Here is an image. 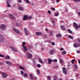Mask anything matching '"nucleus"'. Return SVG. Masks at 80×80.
<instances>
[{
  "mask_svg": "<svg viewBox=\"0 0 80 80\" xmlns=\"http://www.w3.org/2000/svg\"><path fill=\"white\" fill-rule=\"evenodd\" d=\"M73 26L75 27L76 29H78V28H80V25L78 26V25H77V24L75 22H74L73 24Z\"/></svg>",
  "mask_w": 80,
  "mask_h": 80,
  "instance_id": "1",
  "label": "nucleus"
},
{
  "mask_svg": "<svg viewBox=\"0 0 80 80\" xmlns=\"http://www.w3.org/2000/svg\"><path fill=\"white\" fill-rule=\"evenodd\" d=\"M4 41L3 37V36H2V35L0 34V42L3 43Z\"/></svg>",
  "mask_w": 80,
  "mask_h": 80,
  "instance_id": "2",
  "label": "nucleus"
},
{
  "mask_svg": "<svg viewBox=\"0 0 80 80\" xmlns=\"http://www.w3.org/2000/svg\"><path fill=\"white\" fill-rule=\"evenodd\" d=\"M13 30L16 33H18V34L20 33V31L15 28H13Z\"/></svg>",
  "mask_w": 80,
  "mask_h": 80,
  "instance_id": "3",
  "label": "nucleus"
},
{
  "mask_svg": "<svg viewBox=\"0 0 80 80\" xmlns=\"http://www.w3.org/2000/svg\"><path fill=\"white\" fill-rule=\"evenodd\" d=\"M73 46L75 48H77V47H80V44L77 43H75L73 44Z\"/></svg>",
  "mask_w": 80,
  "mask_h": 80,
  "instance_id": "4",
  "label": "nucleus"
},
{
  "mask_svg": "<svg viewBox=\"0 0 80 80\" xmlns=\"http://www.w3.org/2000/svg\"><path fill=\"white\" fill-rule=\"evenodd\" d=\"M7 6L8 7H11V6H10V5L9 3H10V0H7Z\"/></svg>",
  "mask_w": 80,
  "mask_h": 80,
  "instance_id": "5",
  "label": "nucleus"
},
{
  "mask_svg": "<svg viewBox=\"0 0 80 80\" xmlns=\"http://www.w3.org/2000/svg\"><path fill=\"white\" fill-rule=\"evenodd\" d=\"M62 72L64 74H67V71L65 68L63 67L62 68Z\"/></svg>",
  "mask_w": 80,
  "mask_h": 80,
  "instance_id": "6",
  "label": "nucleus"
},
{
  "mask_svg": "<svg viewBox=\"0 0 80 80\" xmlns=\"http://www.w3.org/2000/svg\"><path fill=\"white\" fill-rule=\"evenodd\" d=\"M54 52H55V50H51L50 51L49 53L50 54V55H53L54 54Z\"/></svg>",
  "mask_w": 80,
  "mask_h": 80,
  "instance_id": "7",
  "label": "nucleus"
},
{
  "mask_svg": "<svg viewBox=\"0 0 80 80\" xmlns=\"http://www.w3.org/2000/svg\"><path fill=\"white\" fill-rule=\"evenodd\" d=\"M9 18H11V19H14L15 18V17H14V16H13V15H12V14H10L9 15Z\"/></svg>",
  "mask_w": 80,
  "mask_h": 80,
  "instance_id": "8",
  "label": "nucleus"
},
{
  "mask_svg": "<svg viewBox=\"0 0 80 80\" xmlns=\"http://www.w3.org/2000/svg\"><path fill=\"white\" fill-rule=\"evenodd\" d=\"M6 28V26L4 25H2L0 26V28L1 29H5Z\"/></svg>",
  "mask_w": 80,
  "mask_h": 80,
  "instance_id": "9",
  "label": "nucleus"
},
{
  "mask_svg": "<svg viewBox=\"0 0 80 80\" xmlns=\"http://www.w3.org/2000/svg\"><path fill=\"white\" fill-rule=\"evenodd\" d=\"M2 77L3 78H6L7 77V74L6 73H3L2 74Z\"/></svg>",
  "mask_w": 80,
  "mask_h": 80,
  "instance_id": "10",
  "label": "nucleus"
},
{
  "mask_svg": "<svg viewBox=\"0 0 80 80\" xmlns=\"http://www.w3.org/2000/svg\"><path fill=\"white\" fill-rule=\"evenodd\" d=\"M10 48H11V50H13V52H17V50H15V48H13V47L12 46H10Z\"/></svg>",
  "mask_w": 80,
  "mask_h": 80,
  "instance_id": "11",
  "label": "nucleus"
},
{
  "mask_svg": "<svg viewBox=\"0 0 80 80\" xmlns=\"http://www.w3.org/2000/svg\"><path fill=\"white\" fill-rule=\"evenodd\" d=\"M52 62V60L50 58H48V64L49 65V64H51V63Z\"/></svg>",
  "mask_w": 80,
  "mask_h": 80,
  "instance_id": "12",
  "label": "nucleus"
},
{
  "mask_svg": "<svg viewBox=\"0 0 80 80\" xmlns=\"http://www.w3.org/2000/svg\"><path fill=\"white\" fill-rule=\"evenodd\" d=\"M36 35H38L39 36H40V35H42V33L40 32H37L36 33Z\"/></svg>",
  "mask_w": 80,
  "mask_h": 80,
  "instance_id": "13",
  "label": "nucleus"
},
{
  "mask_svg": "<svg viewBox=\"0 0 80 80\" xmlns=\"http://www.w3.org/2000/svg\"><path fill=\"white\" fill-rule=\"evenodd\" d=\"M6 63L8 64V65L9 66H11V65H12L10 62L8 61H7L6 62Z\"/></svg>",
  "mask_w": 80,
  "mask_h": 80,
  "instance_id": "14",
  "label": "nucleus"
},
{
  "mask_svg": "<svg viewBox=\"0 0 80 80\" xmlns=\"http://www.w3.org/2000/svg\"><path fill=\"white\" fill-rule=\"evenodd\" d=\"M32 54L30 53H29L27 55V57L28 58H30L32 57Z\"/></svg>",
  "mask_w": 80,
  "mask_h": 80,
  "instance_id": "15",
  "label": "nucleus"
},
{
  "mask_svg": "<svg viewBox=\"0 0 80 80\" xmlns=\"http://www.w3.org/2000/svg\"><path fill=\"white\" fill-rule=\"evenodd\" d=\"M61 29L62 30H63L64 31H65V30H66V29L63 26H61Z\"/></svg>",
  "mask_w": 80,
  "mask_h": 80,
  "instance_id": "16",
  "label": "nucleus"
},
{
  "mask_svg": "<svg viewBox=\"0 0 80 80\" xmlns=\"http://www.w3.org/2000/svg\"><path fill=\"white\" fill-rule=\"evenodd\" d=\"M23 49L24 50H25V52L27 51V48L25 47V46L23 45Z\"/></svg>",
  "mask_w": 80,
  "mask_h": 80,
  "instance_id": "17",
  "label": "nucleus"
},
{
  "mask_svg": "<svg viewBox=\"0 0 80 80\" xmlns=\"http://www.w3.org/2000/svg\"><path fill=\"white\" fill-rule=\"evenodd\" d=\"M18 9L19 10H22L23 9V8L22 6H19L18 7Z\"/></svg>",
  "mask_w": 80,
  "mask_h": 80,
  "instance_id": "18",
  "label": "nucleus"
},
{
  "mask_svg": "<svg viewBox=\"0 0 80 80\" xmlns=\"http://www.w3.org/2000/svg\"><path fill=\"white\" fill-rule=\"evenodd\" d=\"M27 18H28V17H27V16H24L23 18V20H26V19H27Z\"/></svg>",
  "mask_w": 80,
  "mask_h": 80,
  "instance_id": "19",
  "label": "nucleus"
},
{
  "mask_svg": "<svg viewBox=\"0 0 80 80\" xmlns=\"http://www.w3.org/2000/svg\"><path fill=\"white\" fill-rule=\"evenodd\" d=\"M38 60L40 63H43V61L41 59V58H38Z\"/></svg>",
  "mask_w": 80,
  "mask_h": 80,
  "instance_id": "20",
  "label": "nucleus"
},
{
  "mask_svg": "<svg viewBox=\"0 0 80 80\" xmlns=\"http://www.w3.org/2000/svg\"><path fill=\"white\" fill-rule=\"evenodd\" d=\"M29 76L31 78V80H33L34 79V78L33 77H32V74H30Z\"/></svg>",
  "mask_w": 80,
  "mask_h": 80,
  "instance_id": "21",
  "label": "nucleus"
},
{
  "mask_svg": "<svg viewBox=\"0 0 80 80\" xmlns=\"http://www.w3.org/2000/svg\"><path fill=\"white\" fill-rule=\"evenodd\" d=\"M22 75L24 76V77L27 78V76H28V74H27V73H25L24 74H23V75Z\"/></svg>",
  "mask_w": 80,
  "mask_h": 80,
  "instance_id": "22",
  "label": "nucleus"
},
{
  "mask_svg": "<svg viewBox=\"0 0 80 80\" xmlns=\"http://www.w3.org/2000/svg\"><path fill=\"white\" fill-rule=\"evenodd\" d=\"M62 35H61V34H60L56 35V37H57L58 38V37H60Z\"/></svg>",
  "mask_w": 80,
  "mask_h": 80,
  "instance_id": "23",
  "label": "nucleus"
},
{
  "mask_svg": "<svg viewBox=\"0 0 80 80\" xmlns=\"http://www.w3.org/2000/svg\"><path fill=\"white\" fill-rule=\"evenodd\" d=\"M68 37L69 38L72 39V40H73V38L72 37V36L71 35H68Z\"/></svg>",
  "mask_w": 80,
  "mask_h": 80,
  "instance_id": "24",
  "label": "nucleus"
},
{
  "mask_svg": "<svg viewBox=\"0 0 80 80\" xmlns=\"http://www.w3.org/2000/svg\"><path fill=\"white\" fill-rule=\"evenodd\" d=\"M57 79H58V78L57 77V76H54L53 77V80H57Z\"/></svg>",
  "mask_w": 80,
  "mask_h": 80,
  "instance_id": "25",
  "label": "nucleus"
},
{
  "mask_svg": "<svg viewBox=\"0 0 80 80\" xmlns=\"http://www.w3.org/2000/svg\"><path fill=\"white\" fill-rule=\"evenodd\" d=\"M60 61L61 63H63V60L61 58H60Z\"/></svg>",
  "mask_w": 80,
  "mask_h": 80,
  "instance_id": "26",
  "label": "nucleus"
},
{
  "mask_svg": "<svg viewBox=\"0 0 80 80\" xmlns=\"http://www.w3.org/2000/svg\"><path fill=\"white\" fill-rule=\"evenodd\" d=\"M62 55H65L66 54H67V52H66V51H64L62 52Z\"/></svg>",
  "mask_w": 80,
  "mask_h": 80,
  "instance_id": "27",
  "label": "nucleus"
},
{
  "mask_svg": "<svg viewBox=\"0 0 80 80\" xmlns=\"http://www.w3.org/2000/svg\"><path fill=\"white\" fill-rule=\"evenodd\" d=\"M24 1L26 2V3H30V1H29L28 0H24Z\"/></svg>",
  "mask_w": 80,
  "mask_h": 80,
  "instance_id": "28",
  "label": "nucleus"
},
{
  "mask_svg": "<svg viewBox=\"0 0 80 80\" xmlns=\"http://www.w3.org/2000/svg\"><path fill=\"white\" fill-rule=\"evenodd\" d=\"M5 59H10V56H7L5 58Z\"/></svg>",
  "mask_w": 80,
  "mask_h": 80,
  "instance_id": "29",
  "label": "nucleus"
},
{
  "mask_svg": "<svg viewBox=\"0 0 80 80\" xmlns=\"http://www.w3.org/2000/svg\"><path fill=\"white\" fill-rule=\"evenodd\" d=\"M52 22L53 25V27H55V22H54V21L53 20H52Z\"/></svg>",
  "mask_w": 80,
  "mask_h": 80,
  "instance_id": "30",
  "label": "nucleus"
},
{
  "mask_svg": "<svg viewBox=\"0 0 80 80\" xmlns=\"http://www.w3.org/2000/svg\"><path fill=\"white\" fill-rule=\"evenodd\" d=\"M53 62H57V59H54L53 60H52Z\"/></svg>",
  "mask_w": 80,
  "mask_h": 80,
  "instance_id": "31",
  "label": "nucleus"
},
{
  "mask_svg": "<svg viewBox=\"0 0 80 80\" xmlns=\"http://www.w3.org/2000/svg\"><path fill=\"white\" fill-rule=\"evenodd\" d=\"M53 34V31H51L50 32V33H49V35H52Z\"/></svg>",
  "mask_w": 80,
  "mask_h": 80,
  "instance_id": "32",
  "label": "nucleus"
},
{
  "mask_svg": "<svg viewBox=\"0 0 80 80\" xmlns=\"http://www.w3.org/2000/svg\"><path fill=\"white\" fill-rule=\"evenodd\" d=\"M58 15H59V13H55V17H57L58 16Z\"/></svg>",
  "mask_w": 80,
  "mask_h": 80,
  "instance_id": "33",
  "label": "nucleus"
},
{
  "mask_svg": "<svg viewBox=\"0 0 80 80\" xmlns=\"http://www.w3.org/2000/svg\"><path fill=\"white\" fill-rule=\"evenodd\" d=\"M37 72L38 75H39V74H40V71H39V69H38L37 70Z\"/></svg>",
  "mask_w": 80,
  "mask_h": 80,
  "instance_id": "34",
  "label": "nucleus"
},
{
  "mask_svg": "<svg viewBox=\"0 0 80 80\" xmlns=\"http://www.w3.org/2000/svg\"><path fill=\"white\" fill-rule=\"evenodd\" d=\"M68 32L69 33H72V31L70 30V29H68Z\"/></svg>",
  "mask_w": 80,
  "mask_h": 80,
  "instance_id": "35",
  "label": "nucleus"
},
{
  "mask_svg": "<svg viewBox=\"0 0 80 80\" xmlns=\"http://www.w3.org/2000/svg\"><path fill=\"white\" fill-rule=\"evenodd\" d=\"M51 44L52 46H54V45H55V42H53L51 43Z\"/></svg>",
  "mask_w": 80,
  "mask_h": 80,
  "instance_id": "36",
  "label": "nucleus"
},
{
  "mask_svg": "<svg viewBox=\"0 0 80 80\" xmlns=\"http://www.w3.org/2000/svg\"><path fill=\"white\" fill-rule=\"evenodd\" d=\"M20 73L21 75H23V74L24 73V72H23V71H20Z\"/></svg>",
  "mask_w": 80,
  "mask_h": 80,
  "instance_id": "37",
  "label": "nucleus"
},
{
  "mask_svg": "<svg viewBox=\"0 0 80 80\" xmlns=\"http://www.w3.org/2000/svg\"><path fill=\"white\" fill-rule=\"evenodd\" d=\"M19 68L20 69H22V70H23V68L22 66H20L19 67Z\"/></svg>",
  "mask_w": 80,
  "mask_h": 80,
  "instance_id": "38",
  "label": "nucleus"
},
{
  "mask_svg": "<svg viewBox=\"0 0 80 80\" xmlns=\"http://www.w3.org/2000/svg\"><path fill=\"white\" fill-rule=\"evenodd\" d=\"M75 61V59H74L72 60V63H74V62Z\"/></svg>",
  "mask_w": 80,
  "mask_h": 80,
  "instance_id": "39",
  "label": "nucleus"
},
{
  "mask_svg": "<svg viewBox=\"0 0 80 80\" xmlns=\"http://www.w3.org/2000/svg\"><path fill=\"white\" fill-rule=\"evenodd\" d=\"M51 9L52 10H53V11H55V9L54 8H51Z\"/></svg>",
  "mask_w": 80,
  "mask_h": 80,
  "instance_id": "40",
  "label": "nucleus"
},
{
  "mask_svg": "<svg viewBox=\"0 0 80 80\" xmlns=\"http://www.w3.org/2000/svg\"><path fill=\"white\" fill-rule=\"evenodd\" d=\"M37 67H38V68H40V67H41V65H40V64H38L37 65Z\"/></svg>",
  "mask_w": 80,
  "mask_h": 80,
  "instance_id": "41",
  "label": "nucleus"
},
{
  "mask_svg": "<svg viewBox=\"0 0 80 80\" xmlns=\"http://www.w3.org/2000/svg\"><path fill=\"white\" fill-rule=\"evenodd\" d=\"M74 67H75V68H77V66L76 65V64H75L74 65Z\"/></svg>",
  "mask_w": 80,
  "mask_h": 80,
  "instance_id": "42",
  "label": "nucleus"
},
{
  "mask_svg": "<svg viewBox=\"0 0 80 80\" xmlns=\"http://www.w3.org/2000/svg\"><path fill=\"white\" fill-rule=\"evenodd\" d=\"M48 80H51V78L49 77H48Z\"/></svg>",
  "mask_w": 80,
  "mask_h": 80,
  "instance_id": "43",
  "label": "nucleus"
},
{
  "mask_svg": "<svg viewBox=\"0 0 80 80\" xmlns=\"http://www.w3.org/2000/svg\"><path fill=\"white\" fill-rule=\"evenodd\" d=\"M25 35H28V32L26 31V32H25Z\"/></svg>",
  "mask_w": 80,
  "mask_h": 80,
  "instance_id": "44",
  "label": "nucleus"
},
{
  "mask_svg": "<svg viewBox=\"0 0 80 80\" xmlns=\"http://www.w3.org/2000/svg\"><path fill=\"white\" fill-rule=\"evenodd\" d=\"M27 32V30L26 28H24V32Z\"/></svg>",
  "mask_w": 80,
  "mask_h": 80,
  "instance_id": "45",
  "label": "nucleus"
},
{
  "mask_svg": "<svg viewBox=\"0 0 80 80\" xmlns=\"http://www.w3.org/2000/svg\"><path fill=\"white\" fill-rule=\"evenodd\" d=\"M63 50V48H61L60 49V51H62V50Z\"/></svg>",
  "mask_w": 80,
  "mask_h": 80,
  "instance_id": "46",
  "label": "nucleus"
},
{
  "mask_svg": "<svg viewBox=\"0 0 80 80\" xmlns=\"http://www.w3.org/2000/svg\"><path fill=\"white\" fill-rule=\"evenodd\" d=\"M78 41L79 43H80V38H78Z\"/></svg>",
  "mask_w": 80,
  "mask_h": 80,
  "instance_id": "47",
  "label": "nucleus"
},
{
  "mask_svg": "<svg viewBox=\"0 0 80 80\" xmlns=\"http://www.w3.org/2000/svg\"><path fill=\"white\" fill-rule=\"evenodd\" d=\"M4 56L2 55H1V54H0V57H4Z\"/></svg>",
  "mask_w": 80,
  "mask_h": 80,
  "instance_id": "48",
  "label": "nucleus"
},
{
  "mask_svg": "<svg viewBox=\"0 0 80 80\" xmlns=\"http://www.w3.org/2000/svg\"><path fill=\"white\" fill-rule=\"evenodd\" d=\"M48 13H49V14H51V11H50L48 10Z\"/></svg>",
  "mask_w": 80,
  "mask_h": 80,
  "instance_id": "49",
  "label": "nucleus"
},
{
  "mask_svg": "<svg viewBox=\"0 0 80 80\" xmlns=\"http://www.w3.org/2000/svg\"><path fill=\"white\" fill-rule=\"evenodd\" d=\"M22 44H23V45H25L26 44V42H22Z\"/></svg>",
  "mask_w": 80,
  "mask_h": 80,
  "instance_id": "50",
  "label": "nucleus"
},
{
  "mask_svg": "<svg viewBox=\"0 0 80 80\" xmlns=\"http://www.w3.org/2000/svg\"><path fill=\"white\" fill-rule=\"evenodd\" d=\"M3 64V63L0 62V65H2Z\"/></svg>",
  "mask_w": 80,
  "mask_h": 80,
  "instance_id": "51",
  "label": "nucleus"
},
{
  "mask_svg": "<svg viewBox=\"0 0 80 80\" xmlns=\"http://www.w3.org/2000/svg\"><path fill=\"white\" fill-rule=\"evenodd\" d=\"M74 2H78V0H74Z\"/></svg>",
  "mask_w": 80,
  "mask_h": 80,
  "instance_id": "52",
  "label": "nucleus"
},
{
  "mask_svg": "<svg viewBox=\"0 0 80 80\" xmlns=\"http://www.w3.org/2000/svg\"><path fill=\"white\" fill-rule=\"evenodd\" d=\"M18 2L19 3H21L22 2V0H18Z\"/></svg>",
  "mask_w": 80,
  "mask_h": 80,
  "instance_id": "53",
  "label": "nucleus"
},
{
  "mask_svg": "<svg viewBox=\"0 0 80 80\" xmlns=\"http://www.w3.org/2000/svg\"><path fill=\"white\" fill-rule=\"evenodd\" d=\"M32 18V17L31 16H29V19H31Z\"/></svg>",
  "mask_w": 80,
  "mask_h": 80,
  "instance_id": "54",
  "label": "nucleus"
},
{
  "mask_svg": "<svg viewBox=\"0 0 80 80\" xmlns=\"http://www.w3.org/2000/svg\"><path fill=\"white\" fill-rule=\"evenodd\" d=\"M77 53H80V52L79 51H77Z\"/></svg>",
  "mask_w": 80,
  "mask_h": 80,
  "instance_id": "55",
  "label": "nucleus"
},
{
  "mask_svg": "<svg viewBox=\"0 0 80 80\" xmlns=\"http://www.w3.org/2000/svg\"><path fill=\"white\" fill-rule=\"evenodd\" d=\"M56 1L57 2V3H58V2H59V0H56Z\"/></svg>",
  "mask_w": 80,
  "mask_h": 80,
  "instance_id": "56",
  "label": "nucleus"
},
{
  "mask_svg": "<svg viewBox=\"0 0 80 80\" xmlns=\"http://www.w3.org/2000/svg\"><path fill=\"white\" fill-rule=\"evenodd\" d=\"M78 14L79 16V17H80V12H78Z\"/></svg>",
  "mask_w": 80,
  "mask_h": 80,
  "instance_id": "57",
  "label": "nucleus"
},
{
  "mask_svg": "<svg viewBox=\"0 0 80 80\" xmlns=\"http://www.w3.org/2000/svg\"><path fill=\"white\" fill-rule=\"evenodd\" d=\"M46 32H48V29H45Z\"/></svg>",
  "mask_w": 80,
  "mask_h": 80,
  "instance_id": "58",
  "label": "nucleus"
},
{
  "mask_svg": "<svg viewBox=\"0 0 80 80\" xmlns=\"http://www.w3.org/2000/svg\"><path fill=\"white\" fill-rule=\"evenodd\" d=\"M30 48H33V46H30Z\"/></svg>",
  "mask_w": 80,
  "mask_h": 80,
  "instance_id": "59",
  "label": "nucleus"
},
{
  "mask_svg": "<svg viewBox=\"0 0 80 80\" xmlns=\"http://www.w3.org/2000/svg\"><path fill=\"white\" fill-rule=\"evenodd\" d=\"M17 24L18 26L19 25H20V24H18V23H17Z\"/></svg>",
  "mask_w": 80,
  "mask_h": 80,
  "instance_id": "60",
  "label": "nucleus"
},
{
  "mask_svg": "<svg viewBox=\"0 0 80 80\" xmlns=\"http://www.w3.org/2000/svg\"><path fill=\"white\" fill-rule=\"evenodd\" d=\"M34 5V4H33V3H32L31 4V5L32 6V5Z\"/></svg>",
  "mask_w": 80,
  "mask_h": 80,
  "instance_id": "61",
  "label": "nucleus"
},
{
  "mask_svg": "<svg viewBox=\"0 0 80 80\" xmlns=\"http://www.w3.org/2000/svg\"><path fill=\"white\" fill-rule=\"evenodd\" d=\"M78 74L76 76L77 77H78Z\"/></svg>",
  "mask_w": 80,
  "mask_h": 80,
  "instance_id": "62",
  "label": "nucleus"
},
{
  "mask_svg": "<svg viewBox=\"0 0 80 80\" xmlns=\"http://www.w3.org/2000/svg\"><path fill=\"white\" fill-rule=\"evenodd\" d=\"M44 37L45 38H46V36L44 35Z\"/></svg>",
  "mask_w": 80,
  "mask_h": 80,
  "instance_id": "63",
  "label": "nucleus"
},
{
  "mask_svg": "<svg viewBox=\"0 0 80 80\" xmlns=\"http://www.w3.org/2000/svg\"><path fill=\"white\" fill-rule=\"evenodd\" d=\"M78 2H80V0H78Z\"/></svg>",
  "mask_w": 80,
  "mask_h": 80,
  "instance_id": "64",
  "label": "nucleus"
}]
</instances>
